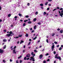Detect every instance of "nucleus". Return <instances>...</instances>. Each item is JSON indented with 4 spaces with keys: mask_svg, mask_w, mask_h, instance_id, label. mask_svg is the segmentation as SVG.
<instances>
[{
    "mask_svg": "<svg viewBox=\"0 0 63 63\" xmlns=\"http://www.w3.org/2000/svg\"><path fill=\"white\" fill-rule=\"evenodd\" d=\"M9 34L8 33L6 35V36L7 37H10V36H13V35H14V34L13 33V32L12 31H10L9 32Z\"/></svg>",
    "mask_w": 63,
    "mask_h": 63,
    "instance_id": "1",
    "label": "nucleus"
},
{
    "mask_svg": "<svg viewBox=\"0 0 63 63\" xmlns=\"http://www.w3.org/2000/svg\"><path fill=\"white\" fill-rule=\"evenodd\" d=\"M35 56V54H34L32 55V57H30V61H32H32L33 62H34L35 61V58H34V57Z\"/></svg>",
    "mask_w": 63,
    "mask_h": 63,
    "instance_id": "2",
    "label": "nucleus"
},
{
    "mask_svg": "<svg viewBox=\"0 0 63 63\" xmlns=\"http://www.w3.org/2000/svg\"><path fill=\"white\" fill-rule=\"evenodd\" d=\"M55 58H57V59H59L60 60H61V57L59 56L58 57L57 56H58V54H56V55H55Z\"/></svg>",
    "mask_w": 63,
    "mask_h": 63,
    "instance_id": "3",
    "label": "nucleus"
},
{
    "mask_svg": "<svg viewBox=\"0 0 63 63\" xmlns=\"http://www.w3.org/2000/svg\"><path fill=\"white\" fill-rule=\"evenodd\" d=\"M4 52V50H2L1 49H0V53H2Z\"/></svg>",
    "mask_w": 63,
    "mask_h": 63,
    "instance_id": "4",
    "label": "nucleus"
},
{
    "mask_svg": "<svg viewBox=\"0 0 63 63\" xmlns=\"http://www.w3.org/2000/svg\"><path fill=\"white\" fill-rule=\"evenodd\" d=\"M43 55L41 54L39 56V58L40 59H41L42 58V57H43Z\"/></svg>",
    "mask_w": 63,
    "mask_h": 63,
    "instance_id": "5",
    "label": "nucleus"
},
{
    "mask_svg": "<svg viewBox=\"0 0 63 63\" xmlns=\"http://www.w3.org/2000/svg\"><path fill=\"white\" fill-rule=\"evenodd\" d=\"M27 57H30V54H28L26 55Z\"/></svg>",
    "mask_w": 63,
    "mask_h": 63,
    "instance_id": "6",
    "label": "nucleus"
},
{
    "mask_svg": "<svg viewBox=\"0 0 63 63\" xmlns=\"http://www.w3.org/2000/svg\"><path fill=\"white\" fill-rule=\"evenodd\" d=\"M13 53L16 54V50H13Z\"/></svg>",
    "mask_w": 63,
    "mask_h": 63,
    "instance_id": "7",
    "label": "nucleus"
},
{
    "mask_svg": "<svg viewBox=\"0 0 63 63\" xmlns=\"http://www.w3.org/2000/svg\"><path fill=\"white\" fill-rule=\"evenodd\" d=\"M60 16H61V17H63V13H61L60 14Z\"/></svg>",
    "mask_w": 63,
    "mask_h": 63,
    "instance_id": "8",
    "label": "nucleus"
},
{
    "mask_svg": "<svg viewBox=\"0 0 63 63\" xmlns=\"http://www.w3.org/2000/svg\"><path fill=\"white\" fill-rule=\"evenodd\" d=\"M63 30H61L60 31V33H63Z\"/></svg>",
    "mask_w": 63,
    "mask_h": 63,
    "instance_id": "9",
    "label": "nucleus"
},
{
    "mask_svg": "<svg viewBox=\"0 0 63 63\" xmlns=\"http://www.w3.org/2000/svg\"><path fill=\"white\" fill-rule=\"evenodd\" d=\"M31 54L32 55H33L34 54H34V52H31Z\"/></svg>",
    "mask_w": 63,
    "mask_h": 63,
    "instance_id": "10",
    "label": "nucleus"
},
{
    "mask_svg": "<svg viewBox=\"0 0 63 63\" xmlns=\"http://www.w3.org/2000/svg\"><path fill=\"white\" fill-rule=\"evenodd\" d=\"M54 47H55L54 46H52V47H51L52 49H54Z\"/></svg>",
    "mask_w": 63,
    "mask_h": 63,
    "instance_id": "11",
    "label": "nucleus"
},
{
    "mask_svg": "<svg viewBox=\"0 0 63 63\" xmlns=\"http://www.w3.org/2000/svg\"><path fill=\"white\" fill-rule=\"evenodd\" d=\"M36 20H37V19L36 18H35L34 19H33V21H36Z\"/></svg>",
    "mask_w": 63,
    "mask_h": 63,
    "instance_id": "12",
    "label": "nucleus"
},
{
    "mask_svg": "<svg viewBox=\"0 0 63 63\" xmlns=\"http://www.w3.org/2000/svg\"><path fill=\"white\" fill-rule=\"evenodd\" d=\"M28 23L29 24H30L31 23H32V22L31 21H29L28 22Z\"/></svg>",
    "mask_w": 63,
    "mask_h": 63,
    "instance_id": "13",
    "label": "nucleus"
},
{
    "mask_svg": "<svg viewBox=\"0 0 63 63\" xmlns=\"http://www.w3.org/2000/svg\"><path fill=\"white\" fill-rule=\"evenodd\" d=\"M24 42V41L22 40H21V42L20 43V44H21L22 43H23Z\"/></svg>",
    "mask_w": 63,
    "mask_h": 63,
    "instance_id": "14",
    "label": "nucleus"
},
{
    "mask_svg": "<svg viewBox=\"0 0 63 63\" xmlns=\"http://www.w3.org/2000/svg\"><path fill=\"white\" fill-rule=\"evenodd\" d=\"M37 37H35L34 38H33V40H36V39H37Z\"/></svg>",
    "mask_w": 63,
    "mask_h": 63,
    "instance_id": "15",
    "label": "nucleus"
},
{
    "mask_svg": "<svg viewBox=\"0 0 63 63\" xmlns=\"http://www.w3.org/2000/svg\"><path fill=\"white\" fill-rule=\"evenodd\" d=\"M3 41L4 42H7V40L5 39H4L3 40Z\"/></svg>",
    "mask_w": 63,
    "mask_h": 63,
    "instance_id": "16",
    "label": "nucleus"
},
{
    "mask_svg": "<svg viewBox=\"0 0 63 63\" xmlns=\"http://www.w3.org/2000/svg\"><path fill=\"white\" fill-rule=\"evenodd\" d=\"M25 36L27 37H28V34L27 33L25 35Z\"/></svg>",
    "mask_w": 63,
    "mask_h": 63,
    "instance_id": "17",
    "label": "nucleus"
},
{
    "mask_svg": "<svg viewBox=\"0 0 63 63\" xmlns=\"http://www.w3.org/2000/svg\"><path fill=\"white\" fill-rule=\"evenodd\" d=\"M19 37L18 36H16V37H14V38H16V39H18Z\"/></svg>",
    "mask_w": 63,
    "mask_h": 63,
    "instance_id": "18",
    "label": "nucleus"
},
{
    "mask_svg": "<svg viewBox=\"0 0 63 63\" xmlns=\"http://www.w3.org/2000/svg\"><path fill=\"white\" fill-rule=\"evenodd\" d=\"M36 25H35L34 27V29H36Z\"/></svg>",
    "mask_w": 63,
    "mask_h": 63,
    "instance_id": "19",
    "label": "nucleus"
},
{
    "mask_svg": "<svg viewBox=\"0 0 63 63\" xmlns=\"http://www.w3.org/2000/svg\"><path fill=\"white\" fill-rule=\"evenodd\" d=\"M19 16H22V15H21V14H20V13H19V15H18Z\"/></svg>",
    "mask_w": 63,
    "mask_h": 63,
    "instance_id": "20",
    "label": "nucleus"
},
{
    "mask_svg": "<svg viewBox=\"0 0 63 63\" xmlns=\"http://www.w3.org/2000/svg\"><path fill=\"white\" fill-rule=\"evenodd\" d=\"M47 4H48V2H47L45 4V5H47Z\"/></svg>",
    "mask_w": 63,
    "mask_h": 63,
    "instance_id": "21",
    "label": "nucleus"
},
{
    "mask_svg": "<svg viewBox=\"0 0 63 63\" xmlns=\"http://www.w3.org/2000/svg\"><path fill=\"white\" fill-rule=\"evenodd\" d=\"M11 16V14H9L8 15V17H10V16Z\"/></svg>",
    "mask_w": 63,
    "mask_h": 63,
    "instance_id": "22",
    "label": "nucleus"
},
{
    "mask_svg": "<svg viewBox=\"0 0 63 63\" xmlns=\"http://www.w3.org/2000/svg\"><path fill=\"white\" fill-rule=\"evenodd\" d=\"M43 14L44 15H45L47 14V13L46 12H44Z\"/></svg>",
    "mask_w": 63,
    "mask_h": 63,
    "instance_id": "23",
    "label": "nucleus"
},
{
    "mask_svg": "<svg viewBox=\"0 0 63 63\" xmlns=\"http://www.w3.org/2000/svg\"><path fill=\"white\" fill-rule=\"evenodd\" d=\"M26 21H28V20H26L24 21V22H26Z\"/></svg>",
    "mask_w": 63,
    "mask_h": 63,
    "instance_id": "24",
    "label": "nucleus"
},
{
    "mask_svg": "<svg viewBox=\"0 0 63 63\" xmlns=\"http://www.w3.org/2000/svg\"><path fill=\"white\" fill-rule=\"evenodd\" d=\"M25 25H26V24L25 23H24L23 24V26H25Z\"/></svg>",
    "mask_w": 63,
    "mask_h": 63,
    "instance_id": "25",
    "label": "nucleus"
},
{
    "mask_svg": "<svg viewBox=\"0 0 63 63\" xmlns=\"http://www.w3.org/2000/svg\"><path fill=\"white\" fill-rule=\"evenodd\" d=\"M40 5L41 6H44V5H43V4L41 3L40 4Z\"/></svg>",
    "mask_w": 63,
    "mask_h": 63,
    "instance_id": "26",
    "label": "nucleus"
},
{
    "mask_svg": "<svg viewBox=\"0 0 63 63\" xmlns=\"http://www.w3.org/2000/svg\"><path fill=\"white\" fill-rule=\"evenodd\" d=\"M6 45H5L4 46V47L3 48V49H5L6 48Z\"/></svg>",
    "mask_w": 63,
    "mask_h": 63,
    "instance_id": "27",
    "label": "nucleus"
},
{
    "mask_svg": "<svg viewBox=\"0 0 63 63\" xmlns=\"http://www.w3.org/2000/svg\"><path fill=\"white\" fill-rule=\"evenodd\" d=\"M54 44H57L58 43L57 42H56V41H55L54 42Z\"/></svg>",
    "mask_w": 63,
    "mask_h": 63,
    "instance_id": "28",
    "label": "nucleus"
},
{
    "mask_svg": "<svg viewBox=\"0 0 63 63\" xmlns=\"http://www.w3.org/2000/svg\"><path fill=\"white\" fill-rule=\"evenodd\" d=\"M34 51L35 52H37V51L36 50H34Z\"/></svg>",
    "mask_w": 63,
    "mask_h": 63,
    "instance_id": "29",
    "label": "nucleus"
},
{
    "mask_svg": "<svg viewBox=\"0 0 63 63\" xmlns=\"http://www.w3.org/2000/svg\"><path fill=\"white\" fill-rule=\"evenodd\" d=\"M38 12H36L35 13V15H38Z\"/></svg>",
    "mask_w": 63,
    "mask_h": 63,
    "instance_id": "30",
    "label": "nucleus"
},
{
    "mask_svg": "<svg viewBox=\"0 0 63 63\" xmlns=\"http://www.w3.org/2000/svg\"><path fill=\"white\" fill-rule=\"evenodd\" d=\"M22 57V56H20L18 57V59H19V58H21V57Z\"/></svg>",
    "mask_w": 63,
    "mask_h": 63,
    "instance_id": "31",
    "label": "nucleus"
},
{
    "mask_svg": "<svg viewBox=\"0 0 63 63\" xmlns=\"http://www.w3.org/2000/svg\"><path fill=\"white\" fill-rule=\"evenodd\" d=\"M59 50H62V48H61V47H60L59 48Z\"/></svg>",
    "mask_w": 63,
    "mask_h": 63,
    "instance_id": "32",
    "label": "nucleus"
},
{
    "mask_svg": "<svg viewBox=\"0 0 63 63\" xmlns=\"http://www.w3.org/2000/svg\"><path fill=\"white\" fill-rule=\"evenodd\" d=\"M26 17V18H28V17H29V16H28L27 15L25 16Z\"/></svg>",
    "mask_w": 63,
    "mask_h": 63,
    "instance_id": "33",
    "label": "nucleus"
},
{
    "mask_svg": "<svg viewBox=\"0 0 63 63\" xmlns=\"http://www.w3.org/2000/svg\"><path fill=\"white\" fill-rule=\"evenodd\" d=\"M46 41H47V42L48 43V40L47 39V40H46Z\"/></svg>",
    "mask_w": 63,
    "mask_h": 63,
    "instance_id": "34",
    "label": "nucleus"
},
{
    "mask_svg": "<svg viewBox=\"0 0 63 63\" xmlns=\"http://www.w3.org/2000/svg\"><path fill=\"white\" fill-rule=\"evenodd\" d=\"M26 57H25V58H24V60H26Z\"/></svg>",
    "mask_w": 63,
    "mask_h": 63,
    "instance_id": "35",
    "label": "nucleus"
},
{
    "mask_svg": "<svg viewBox=\"0 0 63 63\" xmlns=\"http://www.w3.org/2000/svg\"><path fill=\"white\" fill-rule=\"evenodd\" d=\"M54 35H55V33H54L52 34V36H54Z\"/></svg>",
    "mask_w": 63,
    "mask_h": 63,
    "instance_id": "36",
    "label": "nucleus"
},
{
    "mask_svg": "<svg viewBox=\"0 0 63 63\" xmlns=\"http://www.w3.org/2000/svg\"><path fill=\"white\" fill-rule=\"evenodd\" d=\"M37 24H38L39 25H41V23H37Z\"/></svg>",
    "mask_w": 63,
    "mask_h": 63,
    "instance_id": "37",
    "label": "nucleus"
},
{
    "mask_svg": "<svg viewBox=\"0 0 63 63\" xmlns=\"http://www.w3.org/2000/svg\"><path fill=\"white\" fill-rule=\"evenodd\" d=\"M20 63H22V61L21 60H20Z\"/></svg>",
    "mask_w": 63,
    "mask_h": 63,
    "instance_id": "38",
    "label": "nucleus"
},
{
    "mask_svg": "<svg viewBox=\"0 0 63 63\" xmlns=\"http://www.w3.org/2000/svg\"><path fill=\"white\" fill-rule=\"evenodd\" d=\"M27 5H28V6H30V3H27Z\"/></svg>",
    "mask_w": 63,
    "mask_h": 63,
    "instance_id": "39",
    "label": "nucleus"
},
{
    "mask_svg": "<svg viewBox=\"0 0 63 63\" xmlns=\"http://www.w3.org/2000/svg\"><path fill=\"white\" fill-rule=\"evenodd\" d=\"M49 54L48 53H47L45 55L46 56H47V55H48Z\"/></svg>",
    "mask_w": 63,
    "mask_h": 63,
    "instance_id": "40",
    "label": "nucleus"
},
{
    "mask_svg": "<svg viewBox=\"0 0 63 63\" xmlns=\"http://www.w3.org/2000/svg\"><path fill=\"white\" fill-rule=\"evenodd\" d=\"M14 18H17V16H15Z\"/></svg>",
    "mask_w": 63,
    "mask_h": 63,
    "instance_id": "41",
    "label": "nucleus"
},
{
    "mask_svg": "<svg viewBox=\"0 0 63 63\" xmlns=\"http://www.w3.org/2000/svg\"><path fill=\"white\" fill-rule=\"evenodd\" d=\"M29 59H30V58H27L26 60H29Z\"/></svg>",
    "mask_w": 63,
    "mask_h": 63,
    "instance_id": "42",
    "label": "nucleus"
},
{
    "mask_svg": "<svg viewBox=\"0 0 63 63\" xmlns=\"http://www.w3.org/2000/svg\"><path fill=\"white\" fill-rule=\"evenodd\" d=\"M50 60V59H48L47 61H48H48H49V60Z\"/></svg>",
    "mask_w": 63,
    "mask_h": 63,
    "instance_id": "43",
    "label": "nucleus"
},
{
    "mask_svg": "<svg viewBox=\"0 0 63 63\" xmlns=\"http://www.w3.org/2000/svg\"><path fill=\"white\" fill-rule=\"evenodd\" d=\"M34 30H32V32H31V33H33V32H34Z\"/></svg>",
    "mask_w": 63,
    "mask_h": 63,
    "instance_id": "44",
    "label": "nucleus"
},
{
    "mask_svg": "<svg viewBox=\"0 0 63 63\" xmlns=\"http://www.w3.org/2000/svg\"><path fill=\"white\" fill-rule=\"evenodd\" d=\"M53 52H54V54H56V52L55 51H54Z\"/></svg>",
    "mask_w": 63,
    "mask_h": 63,
    "instance_id": "45",
    "label": "nucleus"
},
{
    "mask_svg": "<svg viewBox=\"0 0 63 63\" xmlns=\"http://www.w3.org/2000/svg\"><path fill=\"white\" fill-rule=\"evenodd\" d=\"M60 10H63V8H61L60 9Z\"/></svg>",
    "mask_w": 63,
    "mask_h": 63,
    "instance_id": "46",
    "label": "nucleus"
},
{
    "mask_svg": "<svg viewBox=\"0 0 63 63\" xmlns=\"http://www.w3.org/2000/svg\"><path fill=\"white\" fill-rule=\"evenodd\" d=\"M43 63H46V61H43Z\"/></svg>",
    "mask_w": 63,
    "mask_h": 63,
    "instance_id": "47",
    "label": "nucleus"
},
{
    "mask_svg": "<svg viewBox=\"0 0 63 63\" xmlns=\"http://www.w3.org/2000/svg\"><path fill=\"white\" fill-rule=\"evenodd\" d=\"M30 44H31V42H29L28 44V45H30Z\"/></svg>",
    "mask_w": 63,
    "mask_h": 63,
    "instance_id": "48",
    "label": "nucleus"
},
{
    "mask_svg": "<svg viewBox=\"0 0 63 63\" xmlns=\"http://www.w3.org/2000/svg\"><path fill=\"white\" fill-rule=\"evenodd\" d=\"M25 50H23V52L24 53L25 52Z\"/></svg>",
    "mask_w": 63,
    "mask_h": 63,
    "instance_id": "49",
    "label": "nucleus"
},
{
    "mask_svg": "<svg viewBox=\"0 0 63 63\" xmlns=\"http://www.w3.org/2000/svg\"><path fill=\"white\" fill-rule=\"evenodd\" d=\"M16 47L15 46L14 47V49H15V48H16Z\"/></svg>",
    "mask_w": 63,
    "mask_h": 63,
    "instance_id": "50",
    "label": "nucleus"
},
{
    "mask_svg": "<svg viewBox=\"0 0 63 63\" xmlns=\"http://www.w3.org/2000/svg\"><path fill=\"white\" fill-rule=\"evenodd\" d=\"M47 11H48V10H49V8H47Z\"/></svg>",
    "mask_w": 63,
    "mask_h": 63,
    "instance_id": "51",
    "label": "nucleus"
},
{
    "mask_svg": "<svg viewBox=\"0 0 63 63\" xmlns=\"http://www.w3.org/2000/svg\"><path fill=\"white\" fill-rule=\"evenodd\" d=\"M60 30V29H58L57 30V31H59Z\"/></svg>",
    "mask_w": 63,
    "mask_h": 63,
    "instance_id": "52",
    "label": "nucleus"
},
{
    "mask_svg": "<svg viewBox=\"0 0 63 63\" xmlns=\"http://www.w3.org/2000/svg\"><path fill=\"white\" fill-rule=\"evenodd\" d=\"M3 62H4V63H5V62H5V60H3Z\"/></svg>",
    "mask_w": 63,
    "mask_h": 63,
    "instance_id": "53",
    "label": "nucleus"
},
{
    "mask_svg": "<svg viewBox=\"0 0 63 63\" xmlns=\"http://www.w3.org/2000/svg\"><path fill=\"white\" fill-rule=\"evenodd\" d=\"M18 60H17L16 61V63H18Z\"/></svg>",
    "mask_w": 63,
    "mask_h": 63,
    "instance_id": "54",
    "label": "nucleus"
},
{
    "mask_svg": "<svg viewBox=\"0 0 63 63\" xmlns=\"http://www.w3.org/2000/svg\"><path fill=\"white\" fill-rule=\"evenodd\" d=\"M52 0H48V1L49 2H51V1H52Z\"/></svg>",
    "mask_w": 63,
    "mask_h": 63,
    "instance_id": "55",
    "label": "nucleus"
},
{
    "mask_svg": "<svg viewBox=\"0 0 63 63\" xmlns=\"http://www.w3.org/2000/svg\"><path fill=\"white\" fill-rule=\"evenodd\" d=\"M57 9H59L60 8L59 7H57Z\"/></svg>",
    "mask_w": 63,
    "mask_h": 63,
    "instance_id": "56",
    "label": "nucleus"
},
{
    "mask_svg": "<svg viewBox=\"0 0 63 63\" xmlns=\"http://www.w3.org/2000/svg\"><path fill=\"white\" fill-rule=\"evenodd\" d=\"M56 9H54V10H53V12H54V11H55V10H56Z\"/></svg>",
    "mask_w": 63,
    "mask_h": 63,
    "instance_id": "57",
    "label": "nucleus"
},
{
    "mask_svg": "<svg viewBox=\"0 0 63 63\" xmlns=\"http://www.w3.org/2000/svg\"><path fill=\"white\" fill-rule=\"evenodd\" d=\"M61 13H63V10L61 12Z\"/></svg>",
    "mask_w": 63,
    "mask_h": 63,
    "instance_id": "58",
    "label": "nucleus"
},
{
    "mask_svg": "<svg viewBox=\"0 0 63 63\" xmlns=\"http://www.w3.org/2000/svg\"><path fill=\"white\" fill-rule=\"evenodd\" d=\"M4 31L5 32H6L7 31H6V30H5Z\"/></svg>",
    "mask_w": 63,
    "mask_h": 63,
    "instance_id": "59",
    "label": "nucleus"
},
{
    "mask_svg": "<svg viewBox=\"0 0 63 63\" xmlns=\"http://www.w3.org/2000/svg\"><path fill=\"white\" fill-rule=\"evenodd\" d=\"M20 21H21V22H22V21H23V20H21Z\"/></svg>",
    "mask_w": 63,
    "mask_h": 63,
    "instance_id": "60",
    "label": "nucleus"
},
{
    "mask_svg": "<svg viewBox=\"0 0 63 63\" xmlns=\"http://www.w3.org/2000/svg\"><path fill=\"white\" fill-rule=\"evenodd\" d=\"M2 19H0V22H2Z\"/></svg>",
    "mask_w": 63,
    "mask_h": 63,
    "instance_id": "61",
    "label": "nucleus"
},
{
    "mask_svg": "<svg viewBox=\"0 0 63 63\" xmlns=\"http://www.w3.org/2000/svg\"><path fill=\"white\" fill-rule=\"evenodd\" d=\"M39 42H40V40H39L38 41L37 43H39Z\"/></svg>",
    "mask_w": 63,
    "mask_h": 63,
    "instance_id": "62",
    "label": "nucleus"
},
{
    "mask_svg": "<svg viewBox=\"0 0 63 63\" xmlns=\"http://www.w3.org/2000/svg\"><path fill=\"white\" fill-rule=\"evenodd\" d=\"M57 47H59V45H58V46H57Z\"/></svg>",
    "mask_w": 63,
    "mask_h": 63,
    "instance_id": "63",
    "label": "nucleus"
},
{
    "mask_svg": "<svg viewBox=\"0 0 63 63\" xmlns=\"http://www.w3.org/2000/svg\"><path fill=\"white\" fill-rule=\"evenodd\" d=\"M10 62H12V60L11 59L10 60Z\"/></svg>",
    "mask_w": 63,
    "mask_h": 63,
    "instance_id": "64",
    "label": "nucleus"
}]
</instances>
